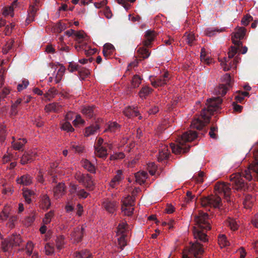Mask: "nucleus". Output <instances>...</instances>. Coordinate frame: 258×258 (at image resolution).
<instances>
[{"mask_svg": "<svg viewBox=\"0 0 258 258\" xmlns=\"http://www.w3.org/2000/svg\"><path fill=\"white\" fill-rule=\"evenodd\" d=\"M255 199L251 195H246L245 196V198L243 201V204L245 208H249L251 207L252 204L254 202Z\"/></svg>", "mask_w": 258, "mask_h": 258, "instance_id": "2f4dec72", "label": "nucleus"}, {"mask_svg": "<svg viewBox=\"0 0 258 258\" xmlns=\"http://www.w3.org/2000/svg\"><path fill=\"white\" fill-rule=\"evenodd\" d=\"M72 236L77 242H79L81 240V233L79 231H74L73 232L72 234Z\"/></svg>", "mask_w": 258, "mask_h": 258, "instance_id": "338daca9", "label": "nucleus"}, {"mask_svg": "<svg viewBox=\"0 0 258 258\" xmlns=\"http://www.w3.org/2000/svg\"><path fill=\"white\" fill-rule=\"evenodd\" d=\"M60 106L55 103H53L47 105L45 107V110L47 111H54L57 112L59 110Z\"/></svg>", "mask_w": 258, "mask_h": 258, "instance_id": "e433bc0d", "label": "nucleus"}, {"mask_svg": "<svg viewBox=\"0 0 258 258\" xmlns=\"http://www.w3.org/2000/svg\"><path fill=\"white\" fill-rule=\"evenodd\" d=\"M64 244V237L63 235H59L56 239V245L58 249L60 250Z\"/></svg>", "mask_w": 258, "mask_h": 258, "instance_id": "79ce46f5", "label": "nucleus"}, {"mask_svg": "<svg viewBox=\"0 0 258 258\" xmlns=\"http://www.w3.org/2000/svg\"><path fill=\"white\" fill-rule=\"evenodd\" d=\"M61 128L62 130L67 132H73L74 131V128H73L71 124L68 121H66L62 123Z\"/></svg>", "mask_w": 258, "mask_h": 258, "instance_id": "603ef678", "label": "nucleus"}, {"mask_svg": "<svg viewBox=\"0 0 258 258\" xmlns=\"http://www.w3.org/2000/svg\"><path fill=\"white\" fill-rule=\"evenodd\" d=\"M14 247L8 238L4 239L2 242V248L4 252H11Z\"/></svg>", "mask_w": 258, "mask_h": 258, "instance_id": "b1692460", "label": "nucleus"}, {"mask_svg": "<svg viewBox=\"0 0 258 258\" xmlns=\"http://www.w3.org/2000/svg\"><path fill=\"white\" fill-rule=\"evenodd\" d=\"M114 47L111 44L106 43L103 46V54L104 57L107 58L112 54L114 51Z\"/></svg>", "mask_w": 258, "mask_h": 258, "instance_id": "cd10ccee", "label": "nucleus"}, {"mask_svg": "<svg viewBox=\"0 0 258 258\" xmlns=\"http://www.w3.org/2000/svg\"><path fill=\"white\" fill-rule=\"evenodd\" d=\"M85 34L84 32L82 30V53L84 52L85 55L87 56H90V55L94 54L96 52V49H92L90 47V46L85 45L84 46V44L83 43V39H85Z\"/></svg>", "mask_w": 258, "mask_h": 258, "instance_id": "4468645a", "label": "nucleus"}, {"mask_svg": "<svg viewBox=\"0 0 258 258\" xmlns=\"http://www.w3.org/2000/svg\"><path fill=\"white\" fill-rule=\"evenodd\" d=\"M135 177L136 178V181L140 185L144 183L145 181V179L141 176L140 172L136 173L135 175Z\"/></svg>", "mask_w": 258, "mask_h": 258, "instance_id": "052dcab7", "label": "nucleus"}, {"mask_svg": "<svg viewBox=\"0 0 258 258\" xmlns=\"http://www.w3.org/2000/svg\"><path fill=\"white\" fill-rule=\"evenodd\" d=\"M8 238L11 241L14 247L20 246L21 243L23 242L21 237L19 234L14 233L10 236Z\"/></svg>", "mask_w": 258, "mask_h": 258, "instance_id": "a878e982", "label": "nucleus"}, {"mask_svg": "<svg viewBox=\"0 0 258 258\" xmlns=\"http://www.w3.org/2000/svg\"><path fill=\"white\" fill-rule=\"evenodd\" d=\"M82 184L89 190L93 189L94 184L92 180L91 176L88 174H87L86 176H85L82 174Z\"/></svg>", "mask_w": 258, "mask_h": 258, "instance_id": "f3484780", "label": "nucleus"}, {"mask_svg": "<svg viewBox=\"0 0 258 258\" xmlns=\"http://www.w3.org/2000/svg\"><path fill=\"white\" fill-rule=\"evenodd\" d=\"M120 125L116 122H110L105 129V132H109L112 133H115L119 131Z\"/></svg>", "mask_w": 258, "mask_h": 258, "instance_id": "473e14b6", "label": "nucleus"}, {"mask_svg": "<svg viewBox=\"0 0 258 258\" xmlns=\"http://www.w3.org/2000/svg\"><path fill=\"white\" fill-rule=\"evenodd\" d=\"M29 83L28 80H24L22 81V84H19L17 86V90L19 92L21 91L24 89L26 88V87L28 86Z\"/></svg>", "mask_w": 258, "mask_h": 258, "instance_id": "864d4df0", "label": "nucleus"}, {"mask_svg": "<svg viewBox=\"0 0 258 258\" xmlns=\"http://www.w3.org/2000/svg\"><path fill=\"white\" fill-rule=\"evenodd\" d=\"M35 158V154L33 152H25L21 157V163L25 165L27 163L32 162Z\"/></svg>", "mask_w": 258, "mask_h": 258, "instance_id": "412c9836", "label": "nucleus"}, {"mask_svg": "<svg viewBox=\"0 0 258 258\" xmlns=\"http://www.w3.org/2000/svg\"><path fill=\"white\" fill-rule=\"evenodd\" d=\"M123 114L128 118L137 116L139 114V112L135 107L128 106L123 110Z\"/></svg>", "mask_w": 258, "mask_h": 258, "instance_id": "4be33fe9", "label": "nucleus"}, {"mask_svg": "<svg viewBox=\"0 0 258 258\" xmlns=\"http://www.w3.org/2000/svg\"><path fill=\"white\" fill-rule=\"evenodd\" d=\"M197 226L193 228V235L196 240L195 242L190 243L189 252L196 258H201L204 253V245L201 242H208L209 239L206 232L211 229L210 219L207 213L200 212L195 216Z\"/></svg>", "mask_w": 258, "mask_h": 258, "instance_id": "f03ea898", "label": "nucleus"}, {"mask_svg": "<svg viewBox=\"0 0 258 258\" xmlns=\"http://www.w3.org/2000/svg\"><path fill=\"white\" fill-rule=\"evenodd\" d=\"M42 200L44 207L48 209L50 206V201L48 196L46 195H43Z\"/></svg>", "mask_w": 258, "mask_h": 258, "instance_id": "6e6d98bb", "label": "nucleus"}, {"mask_svg": "<svg viewBox=\"0 0 258 258\" xmlns=\"http://www.w3.org/2000/svg\"><path fill=\"white\" fill-rule=\"evenodd\" d=\"M204 175L205 174L204 172L200 171L197 174V175L195 174L194 177L195 178L197 182L199 183H202L204 181Z\"/></svg>", "mask_w": 258, "mask_h": 258, "instance_id": "5fc2aeb1", "label": "nucleus"}, {"mask_svg": "<svg viewBox=\"0 0 258 258\" xmlns=\"http://www.w3.org/2000/svg\"><path fill=\"white\" fill-rule=\"evenodd\" d=\"M66 33L69 36H72L76 41H78V44L75 45L76 49L79 51L81 50V31H76L71 29L66 32Z\"/></svg>", "mask_w": 258, "mask_h": 258, "instance_id": "9b49d317", "label": "nucleus"}, {"mask_svg": "<svg viewBox=\"0 0 258 258\" xmlns=\"http://www.w3.org/2000/svg\"><path fill=\"white\" fill-rule=\"evenodd\" d=\"M251 20H252V17L251 16H246L242 19L241 23L244 26H247Z\"/></svg>", "mask_w": 258, "mask_h": 258, "instance_id": "69168bd1", "label": "nucleus"}, {"mask_svg": "<svg viewBox=\"0 0 258 258\" xmlns=\"http://www.w3.org/2000/svg\"><path fill=\"white\" fill-rule=\"evenodd\" d=\"M169 153L167 147H164L159 151L158 160L159 161H162L167 159L169 157Z\"/></svg>", "mask_w": 258, "mask_h": 258, "instance_id": "c756f323", "label": "nucleus"}, {"mask_svg": "<svg viewBox=\"0 0 258 258\" xmlns=\"http://www.w3.org/2000/svg\"><path fill=\"white\" fill-rule=\"evenodd\" d=\"M222 99L220 97H214L207 99V108H204L201 113V118H198L193 120L191 126L194 128L201 130L210 121L211 115L214 112L217 111L220 108Z\"/></svg>", "mask_w": 258, "mask_h": 258, "instance_id": "7ed1b4c3", "label": "nucleus"}, {"mask_svg": "<svg viewBox=\"0 0 258 258\" xmlns=\"http://www.w3.org/2000/svg\"><path fill=\"white\" fill-rule=\"evenodd\" d=\"M200 57L201 61L205 62L207 64L211 63L212 59L210 57L206 56V50L204 48L201 49Z\"/></svg>", "mask_w": 258, "mask_h": 258, "instance_id": "58836bf2", "label": "nucleus"}, {"mask_svg": "<svg viewBox=\"0 0 258 258\" xmlns=\"http://www.w3.org/2000/svg\"><path fill=\"white\" fill-rule=\"evenodd\" d=\"M218 131L217 127L216 126H212L210 128V131L209 132V135L210 137L212 139H216L217 136L215 132H217Z\"/></svg>", "mask_w": 258, "mask_h": 258, "instance_id": "e2e57ef3", "label": "nucleus"}, {"mask_svg": "<svg viewBox=\"0 0 258 258\" xmlns=\"http://www.w3.org/2000/svg\"><path fill=\"white\" fill-rule=\"evenodd\" d=\"M92 254L87 249L82 250V258H91Z\"/></svg>", "mask_w": 258, "mask_h": 258, "instance_id": "774afa93", "label": "nucleus"}, {"mask_svg": "<svg viewBox=\"0 0 258 258\" xmlns=\"http://www.w3.org/2000/svg\"><path fill=\"white\" fill-rule=\"evenodd\" d=\"M95 149V155L103 159H105L108 156L107 150L106 147L96 148Z\"/></svg>", "mask_w": 258, "mask_h": 258, "instance_id": "393cba45", "label": "nucleus"}, {"mask_svg": "<svg viewBox=\"0 0 258 258\" xmlns=\"http://www.w3.org/2000/svg\"><path fill=\"white\" fill-rule=\"evenodd\" d=\"M57 94V90L54 88H51L48 90V91L45 94L44 96L45 98L50 99L53 98Z\"/></svg>", "mask_w": 258, "mask_h": 258, "instance_id": "37998d69", "label": "nucleus"}, {"mask_svg": "<svg viewBox=\"0 0 258 258\" xmlns=\"http://www.w3.org/2000/svg\"><path fill=\"white\" fill-rule=\"evenodd\" d=\"M153 91V89L149 86L145 85L143 86L140 91L139 94L141 98H145L147 96L151 94Z\"/></svg>", "mask_w": 258, "mask_h": 258, "instance_id": "7c9ffc66", "label": "nucleus"}, {"mask_svg": "<svg viewBox=\"0 0 258 258\" xmlns=\"http://www.w3.org/2000/svg\"><path fill=\"white\" fill-rule=\"evenodd\" d=\"M238 47L231 46L228 52V57H224V61H221V64L223 66L224 71H228L231 68L235 69L236 68L237 64L239 62L240 58L236 56L233 60H231V58L237 53Z\"/></svg>", "mask_w": 258, "mask_h": 258, "instance_id": "39448f33", "label": "nucleus"}, {"mask_svg": "<svg viewBox=\"0 0 258 258\" xmlns=\"http://www.w3.org/2000/svg\"><path fill=\"white\" fill-rule=\"evenodd\" d=\"M23 101V99L21 98L18 99L14 103H13L11 105V115H16L18 113L17 107L19 105H20Z\"/></svg>", "mask_w": 258, "mask_h": 258, "instance_id": "f704fd0d", "label": "nucleus"}, {"mask_svg": "<svg viewBox=\"0 0 258 258\" xmlns=\"http://www.w3.org/2000/svg\"><path fill=\"white\" fill-rule=\"evenodd\" d=\"M224 30V29H214L212 28H207L205 30V33L207 36L211 37L213 36L215 34V32H222Z\"/></svg>", "mask_w": 258, "mask_h": 258, "instance_id": "09e8293b", "label": "nucleus"}, {"mask_svg": "<svg viewBox=\"0 0 258 258\" xmlns=\"http://www.w3.org/2000/svg\"><path fill=\"white\" fill-rule=\"evenodd\" d=\"M14 43V40L13 39H11L9 41H8L3 48L4 53H7L8 51L12 48Z\"/></svg>", "mask_w": 258, "mask_h": 258, "instance_id": "49530a36", "label": "nucleus"}, {"mask_svg": "<svg viewBox=\"0 0 258 258\" xmlns=\"http://www.w3.org/2000/svg\"><path fill=\"white\" fill-rule=\"evenodd\" d=\"M142 78L138 75H134L132 79L131 85L133 88H138L141 83Z\"/></svg>", "mask_w": 258, "mask_h": 258, "instance_id": "c9c22d12", "label": "nucleus"}, {"mask_svg": "<svg viewBox=\"0 0 258 258\" xmlns=\"http://www.w3.org/2000/svg\"><path fill=\"white\" fill-rule=\"evenodd\" d=\"M122 211L124 212V214L127 216H131L133 214V211L134 210V208L133 207L128 206L125 207L124 206H122L121 208Z\"/></svg>", "mask_w": 258, "mask_h": 258, "instance_id": "3c124183", "label": "nucleus"}, {"mask_svg": "<svg viewBox=\"0 0 258 258\" xmlns=\"http://www.w3.org/2000/svg\"><path fill=\"white\" fill-rule=\"evenodd\" d=\"M197 133L195 131H189L184 132L177 139L176 144H170L172 152L176 155L187 152L190 146H187L186 143L193 141L197 138Z\"/></svg>", "mask_w": 258, "mask_h": 258, "instance_id": "20e7f679", "label": "nucleus"}, {"mask_svg": "<svg viewBox=\"0 0 258 258\" xmlns=\"http://www.w3.org/2000/svg\"><path fill=\"white\" fill-rule=\"evenodd\" d=\"M156 36L155 32L151 30L146 31L144 37L145 39L143 41V44L146 47H151L152 42L154 40Z\"/></svg>", "mask_w": 258, "mask_h": 258, "instance_id": "9d476101", "label": "nucleus"}, {"mask_svg": "<svg viewBox=\"0 0 258 258\" xmlns=\"http://www.w3.org/2000/svg\"><path fill=\"white\" fill-rule=\"evenodd\" d=\"M26 140L25 139H19L18 141L12 142V145L16 150H20L23 146L26 144Z\"/></svg>", "mask_w": 258, "mask_h": 258, "instance_id": "4c0bfd02", "label": "nucleus"}, {"mask_svg": "<svg viewBox=\"0 0 258 258\" xmlns=\"http://www.w3.org/2000/svg\"><path fill=\"white\" fill-rule=\"evenodd\" d=\"M34 192L29 189L23 191V197L27 203L29 204L31 202V197L34 195Z\"/></svg>", "mask_w": 258, "mask_h": 258, "instance_id": "c03bdc74", "label": "nucleus"}, {"mask_svg": "<svg viewBox=\"0 0 258 258\" xmlns=\"http://www.w3.org/2000/svg\"><path fill=\"white\" fill-rule=\"evenodd\" d=\"M254 150L255 161L249 165L248 169L241 173H237L231 175L230 177V183L219 182L216 183L215 190L223 196L227 202H231V186L234 192L245 191L248 189L247 183L244 181L243 177L250 181L253 179V176H254L258 180V147Z\"/></svg>", "mask_w": 258, "mask_h": 258, "instance_id": "f257e3e1", "label": "nucleus"}, {"mask_svg": "<svg viewBox=\"0 0 258 258\" xmlns=\"http://www.w3.org/2000/svg\"><path fill=\"white\" fill-rule=\"evenodd\" d=\"M82 167L91 173H95L96 172V167L94 164L86 159H82Z\"/></svg>", "mask_w": 258, "mask_h": 258, "instance_id": "dca6fc26", "label": "nucleus"}, {"mask_svg": "<svg viewBox=\"0 0 258 258\" xmlns=\"http://www.w3.org/2000/svg\"><path fill=\"white\" fill-rule=\"evenodd\" d=\"M195 40V37L194 34L190 33L187 35L186 38V41L188 45H191Z\"/></svg>", "mask_w": 258, "mask_h": 258, "instance_id": "680f3d73", "label": "nucleus"}, {"mask_svg": "<svg viewBox=\"0 0 258 258\" xmlns=\"http://www.w3.org/2000/svg\"><path fill=\"white\" fill-rule=\"evenodd\" d=\"M74 117H76V118L73 121V124L75 126H76L81 122V115L80 114L76 115L72 112H69L66 115L65 118L67 120H69L72 119Z\"/></svg>", "mask_w": 258, "mask_h": 258, "instance_id": "bb28decb", "label": "nucleus"}, {"mask_svg": "<svg viewBox=\"0 0 258 258\" xmlns=\"http://www.w3.org/2000/svg\"><path fill=\"white\" fill-rule=\"evenodd\" d=\"M78 186L75 184H71V188L70 190V195L71 198L70 203L73 205L74 202L75 204V201L78 199L81 198V191L78 190Z\"/></svg>", "mask_w": 258, "mask_h": 258, "instance_id": "f8f14e48", "label": "nucleus"}, {"mask_svg": "<svg viewBox=\"0 0 258 258\" xmlns=\"http://www.w3.org/2000/svg\"><path fill=\"white\" fill-rule=\"evenodd\" d=\"M171 76L169 73L168 72H166L162 76L153 80H151V84L155 88L161 87L167 84Z\"/></svg>", "mask_w": 258, "mask_h": 258, "instance_id": "6e6552de", "label": "nucleus"}, {"mask_svg": "<svg viewBox=\"0 0 258 258\" xmlns=\"http://www.w3.org/2000/svg\"><path fill=\"white\" fill-rule=\"evenodd\" d=\"M218 242L219 244L223 246H226L229 245V242L227 240L226 237L225 235L219 236Z\"/></svg>", "mask_w": 258, "mask_h": 258, "instance_id": "8fccbe9b", "label": "nucleus"}, {"mask_svg": "<svg viewBox=\"0 0 258 258\" xmlns=\"http://www.w3.org/2000/svg\"><path fill=\"white\" fill-rule=\"evenodd\" d=\"M246 33V29L244 27H238L237 31L234 33V35L232 36V43L235 45V46L240 47L242 45L240 40L243 39Z\"/></svg>", "mask_w": 258, "mask_h": 258, "instance_id": "1a4fd4ad", "label": "nucleus"}, {"mask_svg": "<svg viewBox=\"0 0 258 258\" xmlns=\"http://www.w3.org/2000/svg\"><path fill=\"white\" fill-rule=\"evenodd\" d=\"M64 184L62 183H58L55 187L53 188V192L54 197L57 199L59 198L65 192Z\"/></svg>", "mask_w": 258, "mask_h": 258, "instance_id": "6ab92c4d", "label": "nucleus"}, {"mask_svg": "<svg viewBox=\"0 0 258 258\" xmlns=\"http://www.w3.org/2000/svg\"><path fill=\"white\" fill-rule=\"evenodd\" d=\"M9 217V212L7 209H4L0 213V222L6 220Z\"/></svg>", "mask_w": 258, "mask_h": 258, "instance_id": "13d9d810", "label": "nucleus"}, {"mask_svg": "<svg viewBox=\"0 0 258 258\" xmlns=\"http://www.w3.org/2000/svg\"><path fill=\"white\" fill-rule=\"evenodd\" d=\"M147 48L148 47L144 46V45L143 46L138 48L137 50V52L140 57L143 59H146L149 57L151 52L147 49Z\"/></svg>", "mask_w": 258, "mask_h": 258, "instance_id": "5701e85b", "label": "nucleus"}, {"mask_svg": "<svg viewBox=\"0 0 258 258\" xmlns=\"http://www.w3.org/2000/svg\"><path fill=\"white\" fill-rule=\"evenodd\" d=\"M45 252L47 255H50L54 251V247L49 243H47L45 246Z\"/></svg>", "mask_w": 258, "mask_h": 258, "instance_id": "0e129e2a", "label": "nucleus"}, {"mask_svg": "<svg viewBox=\"0 0 258 258\" xmlns=\"http://www.w3.org/2000/svg\"><path fill=\"white\" fill-rule=\"evenodd\" d=\"M138 189L136 188L133 191L132 196H128L123 201L122 206L127 207L128 206L133 207L135 201V196L138 192Z\"/></svg>", "mask_w": 258, "mask_h": 258, "instance_id": "2eb2a0df", "label": "nucleus"}, {"mask_svg": "<svg viewBox=\"0 0 258 258\" xmlns=\"http://www.w3.org/2000/svg\"><path fill=\"white\" fill-rule=\"evenodd\" d=\"M37 11V9L34 6L30 7L29 10L28 16L26 20V23L27 24H29L30 23L34 20V18L36 16Z\"/></svg>", "mask_w": 258, "mask_h": 258, "instance_id": "c85d7f7f", "label": "nucleus"}, {"mask_svg": "<svg viewBox=\"0 0 258 258\" xmlns=\"http://www.w3.org/2000/svg\"><path fill=\"white\" fill-rule=\"evenodd\" d=\"M228 226L231 230L235 231L238 229V225L236 221L234 219H230L228 221Z\"/></svg>", "mask_w": 258, "mask_h": 258, "instance_id": "4d7b16f0", "label": "nucleus"}, {"mask_svg": "<svg viewBox=\"0 0 258 258\" xmlns=\"http://www.w3.org/2000/svg\"><path fill=\"white\" fill-rule=\"evenodd\" d=\"M33 244L31 241H28L26 246V253L28 255H31L32 253L33 248Z\"/></svg>", "mask_w": 258, "mask_h": 258, "instance_id": "bf43d9fd", "label": "nucleus"}, {"mask_svg": "<svg viewBox=\"0 0 258 258\" xmlns=\"http://www.w3.org/2000/svg\"><path fill=\"white\" fill-rule=\"evenodd\" d=\"M104 208L109 213L113 214L116 209V203L114 201L105 200L103 202Z\"/></svg>", "mask_w": 258, "mask_h": 258, "instance_id": "ddd939ff", "label": "nucleus"}, {"mask_svg": "<svg viewBox=\"0 0 258 258\" xmlns=\"http://www.w3.org/2000/svg\"><path fill=\"white\" fill-rule=\"evenodd\" d=\"M68 70L71 72L78 71L79 76L81 77V71L79 70V66L76 62L74 61L70 62L69 64Z\"/></svg>", "mask_w": 258, "mask_h": 258, "instance_id": "a19ab883", "label": "nucleus"}, {"mask_svg": "<svg viewBox=\"0 0 258 258\" xmlns=\"http://www.w3.org/2000/svg\"><path fill=\"white\" fill-rule=\"evenodd\" d=\"M232 82L231 76L228 74H226L223 77L222 83L214 89V93L220 96H224L227 91L232 87Z\"/></svg>", "mask_w": 258, "mask_h": 258, "instance_id": "423d86ee", "label": "nucleus"}, {"mask_svg": "<svg viewBox=\"0 0 258 258\" xmlns=\"http://www.w3.org/2000/svg\"><path fill=\"white\" fill-rule=\"evenodd\" d=\"M54 216L53 211H50L49 212L47 213L45 215L44 218L43 219V222L44 224H49L51 220V219Z\"/></svg>", "mask_w": 258, "mask_h": 258, "instance_id": "a18cd8bd", "label": "nucleus"}, {"mask_svg": "<svg viewBox=\"0 0 258 258\" xmlns=\"http://www.w3.org/2000/svg\"><path fill=\"white\" fill-rule=\"evenodd\" d=\"M82 113L85 114L89 118L92 117L94 114L92 107L90 106L84 107V108L82 109Z\"/></svg>", "mask_w": 258, "mask_h": 258, "instance_id": "ea45409f", "label": "nucleus"}, {"mask_svg": "<svg viewBox=\"0 0 258 258\" xmlns=\"http://www.w3.org/2000/svg\"><path fill=\"white\" fill-rule=\"evenodd\" d=\"M201 205L204 207H213L220 209L222 206L221 199L220 197L211 195L201 199Z\"/></svg>", "mask_w": 258, "mask_h": 258, "instance_id": "0eeeda50", "label": "nucleus"}, {"mask_svg": "<svg viewBox=\"0 0 258 258\" xmlns=\"http://www.w3.org/2000/svg\"><path fill=\"white\" fill-rule=\"evenodd\" d=\"M99 128V127L98 124L91 125L86 127L84 133V136L86 137H89L92 135H94Z\"/></svg>", "mask_w": 258, "mask_h": 258, "instance_id": "72a5a7b5", "label": "nucleus"}, {"mask_svg": "<svg viewBox=\"0 0 258 258\" xmlns=\"http://www.w3.org/2000/svg\"><path fill=\"white\" fill-rule=\"evenodd\" d=\"M118 245L121 249H123V247L126 245L125 236L124 234H122L121 236L118 238Z\"/></svg>", "mask_w": 258, "mask_h": 258, "instance_id": "de8ad7c7", "label": "nucleus"}, {"mask_svg": "<svg viewBox=\"0 0 258 258\" xmlns=\"http://www.w3.org/2000/svg\"><path fill=\"white\" fill-rule=\"evenodd\" d=\"M122 179V172L120 170H117L116 174L114 176L110 182V186L112 188H115L116 185L119 184Z\"/></svg>", "mask_w": 258, "mask_h": 258, "instance_id": "aec40b11", "label": "nucleus"}, {"mask_svg": "<svg viewBox=\"0 0 258 258\" xmlns=\"http://www.w3.org/2000/svg\"><path fill=\"white\" fill-rule=\"evenodd\" d=\"M16 181L18 184L28 186L32 183V178L29 174H25L21 176L19 178H18Z\"/></svg>", "mask_w": 258, "mask_h": 258, "instance_id": "a211bd4d", "label": "nucleus"}]
</instances>
